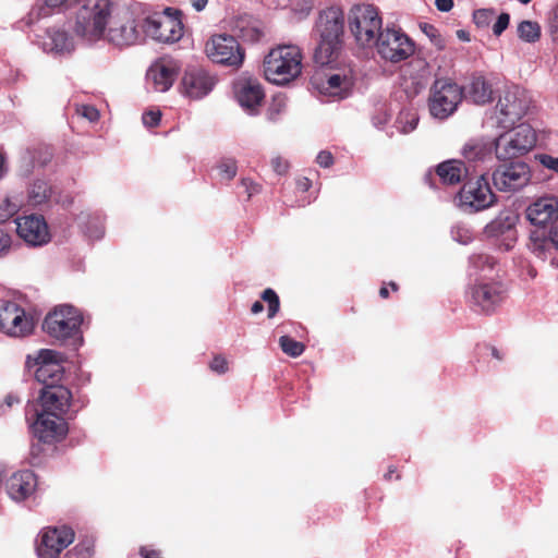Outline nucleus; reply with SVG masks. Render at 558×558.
Returning a JSON list of instances; mask_svg holds the SVG:
<instances>
[{
	"mask_svg": "<svg viewBox=\"0 0 558 558\" xmlns=\"http://www.w3.org/2000/svg\"><path fill=\"white\" fill-rule=\"evenodd\" d=\"M180 70L179 62L169 57L160 58L150 65L147 78L157 92H167L175 81Z\"/></svg>",
	"mask_w": 558,
	"mask_h": 558,
	"instance_id": "4be33fe9",
	"label": "nucleus"
},
{
	"mask_svg": "<svg viewBox=\"0 0 558 558\" xmlns=\"http://www.w3.org/2000/svg\"><path fill=\"white\" fill-rule=\"evenodd\" d=\"M373 47L383 60L391 63L402 62L415 51L414 41L401 27L393 24L384 27Z\"/></svg>",
	"mask_w": 558,
	"mask_h": 558,
	"instance_id": "423d86ee",
	"label": "nucleus"
},
{
	"mask_svg": "<svg viewBox=\"0 0 558 558\" xmlns=\"http://www.w3.org/2000/svg\"><path fill=\"white\" fill-rule=\"evenodd\" d=\"M343 25V12L337 7L327 8L319 14L317 26L320 40L314 53L316 63L325 65L337 58L341 47Z\"/></svg>",
	"mask_w": 558,
	"mask_h": 558,
	"instance_id": "f03ea898",
	"label": "nucleus"
},
{
	"mask_svg": "<svg viewBox=\"0 0 558 558\" xmlns=\"http://www.w3.org/2000/svg\"><path fill=\"white\" fill-rule=\"evenodd\" d=\"M468 173V169L460 160H447L437 167V174L445 184H457Z\"/></svg>",
	"mask_w": 558,
	"mask_h": 558,
	"instance_id": "c85d7f7f",
	"label": "nucleus"
},
{
	"mask_svg": "<svg viewBox=\"0 0 558 558\" xmlns=\"http://www.w3.org/2000/svg\"><path fill=\"white\" fill-rule=\"evenodd\" d=\"M535 143L534 130L527 124H520L494 141L496 157L499 160L517 158L530 151Z\"/></svg>",
	"mask_w": 558,
	"mask_h": 558,
	"instance_id": "1a4fd4ad",
	"label": "nucleus"
},
{
	"mask_svg": "<svg viewBox=\"0 0 558 558\" xmlns=\"http://www.w3.org/2000/svg\"><path fill=\"white\" fill-rule=\"evenodd\" d=\"M303 54L293 44L278 45L264 59V74L276 85H287L302 73Z\"/></svg>",
	"mask_w": 558,
	"mask_h": 558,
	"instance_id": "f257e3e1",
	"label": "nucleus"
},
{
	"mask_svg": "<svg viewBox=\"0 0 558 558\" xmlns=\"http://www.w3.org/2000/svg\"><path fill=\"white\" fill-rule=\"evenodd\" d=\"M418 123V116L413 110H402L400 111L397 120H396V128L399 132L403 134H408L412 131H414Z\"/></svg>",
	"mask_w": 558,
	"mask_h": 558,
	"instance_id": "72a5a7b5",
	"label": "nucleus"
},
{
	"mask_svg": "<svg viewBox=\"0 0 558 558\" xmlns=\"http://www.w3.org/2000/svg\"><path fill=\"white\" fill-rule=\"evenodd\" d=\"M71 398V391L66 387L62 385H50L44 387L38 401L28 407L43 412H52L64 416L70 408Z\"/></svg>",
	"mask_w": 558,
	"mask_h": 558,
	"instance_id": "6ab92c4d",
	"label": "nucleus"
},
{
	"mask_svg": "<svg viewBox=\"0 0 558 558\" xmlns=\"http://www.w3.org/2000/svg\"><path fill=\"white\" fill-rule=\"evenodd\" d=\"M457 36H458V38L460 40H463V41H469L470 40L469 33L463 31V29L457 31Z\"/></svg>",
	"mask_w": 558,
	"mask_h": 558,
	"instance_id": "e2e57ef3",
	"label": "nucleus"
},
{
	"mask_svg": "<svg viewBox=\"0 0 558 558\" xmlns=\"http://www.w3.org/2000/svg\"><path fill=\"white\" fill-rule=\"evenodd\" d=\"M348 26L357 46L372 48L384 29L379 10L367 3L353 5L348 14Z\"/></svg>",
	"mask_w": 558,
	"mask_h": 558,
	"instance_id": "20e7f679",
	"label": "nucleus"
},
{
	"mask_svg": "<svg viewBox=\"0 0 558 558\" xmlns=\"http://www.w3.org/2000/svg\"><path fill=\"white\" fill-rule=\"evenodd\" d=\"M506 288L499 281L476 280L468 292L469 302L484 313H492L506 298Z\"/></svg>",
	"mask_w": 558,
	"mask_h": 558,
	"instance_id": "f3484780",
	"label": "nucleus"
},
{
	"mask_svg": "<svg viewBox=\"0 0 558 558\" xmlns=\"http://www.w3.org/2000/svg\"><path fill=\"white\" fill-rule=\"evenodd\" d=\"M379 294L381 298H387L389 294L388 289L386 287H381L379 290Z\"/></svg>",
	"mask_w": 558,
	"mask_h": 558,
	"instance_id": "774afa93",
	"label": "nucleus"
},
{
	"mask_svg": "<svg viewBox=\"0 0 558 558\" xmlns=\"http://www.w3.org/2000/svg\"><path fill=\"white\" fill-rule=\"evenodd\" d=\"M215 83L214 76L198 68L189 69L182 78L184 93L193 99L206 96L213 89Z\"/></svg>",
	"mask_w": 558,
	"mask_h": 558,
	"instance_id": "b1692460",
	"label": "nucleus"
},
{
	"mask_svg": "<svg viewBox=\"0 0 558 558\" xmlns=\"http://www.w3.org/2000/svg\"><path fill=\"white\" fill-rule=\"evenodd\" d=\"M76 17L74 32L83 40L95 43L105 39L109 16L112 13L110 0H85Z\"/></svg>",
	"mask_w": 558,
	"mask_h": 558,
	"instance_id": "7ed1b4c3",
	"label": "nucleus"
},
{
	"mask_svg": "<svg viewBox=\"0 0 558 558\" xmlns=\"http://www.w3.org/2000/svg\"><path fill=\"white\" fill-rule=\"evenodd\" d=\"M274 106H277V107H278V108H277V112H279V111H280V109H281V107H283V106H284V99H283V98H281V97H277V98H275V104H274Z\"/></svg>",
	"mask_w": 558,
	"mask_h": 558,
	"instance_id": "69168bd1",
	"label": "nucleus"
},
{
	"mask_svg": "<svg viewBox=\"0 0 558 558\" xmlns=\"http://www.w3.org/2000/svg\"><path fill=\"white\" fill-rule=\"evenodd\" d=\"M451 236L461 244H469L473 240L472 230L463 223H457L451 228Z\"/></svg>",
	"mask_w": 558,
	"mask_h": 558,
	"instance_id": "4c0bfd02",
	"label": "nucleus"
},
{
	"mask_svg": "<svg viewBox=\"0 0 558 558\" xmlns=\"http://www.w3.org/2000/svg\"><path fill=\"white\" fill-rule=\"evenodd\" d=\"M20 206V203L5 198L3 204L0 205V220L5 221L11 218L19 211Z\"/></svg>",
	"mask_w": 558,
	"mask_h": 558,
	"instance_id": "79ce46f5",
	"label": "nucleus"
},
{
	"mask_svg": "<svg viewBox=\"0 0 558 558\" xmlns=\"http://www.w3.org/2000/svg\"><path fill=\"white\" fill-rule=\"evenodd\" d=\"M142 32L160 43H175L183 36L182 21L170 14H154L142 17Z\"/></svg>",
	"mask_w": 558,
	"mask_h": 558,
	"instance_id": "dca6fc26",
	"label": "nucleus"
},
{
	"mask_svg": "<svg viewBox=\"0 0 558 558\" xmlns=\"http://www.w3.org/2000/svg\"><path fill=\"white\" fill-rule=\"evenodd\" d=\"M241 185L247 192L248 197L258 192V185L253 183L250 179H243Z\"/></svg>",
	"mask_w": 558,
	"mask_h": 558,
	"instance_id": "5fc2aeb1",
	"label": "nucleus"
},
{
	"mask_svg": "<svg viewBox=\"0 0 558 558\" xmlns=\"http://www.w3.org/2000/svg\"><path fill=\"white\" fill-rule=\"evenodd\" d=\"M494 16L495 11L493 9H478L473 13L475 24L481 27L487 26Z\"/></svg>",
	"mask_w": 558,
	"mask_h": 558,
	"instance_id": "37998d69",
	"label": "nucleus"
},
{
	"mask_svg": "<svg viewBox=\"0 0 558 558\" xmlns=\"http://www.w3.org/2000/svg\"><path fill=\"white\" fill-rule=\"evenodd\" d=\"M279 344L281 350L292 357L300 356L305 350V347L302 342H299L289 336H281L279 339Z\"/></svg>",
	"mask_w": 558,
	"mask_h": 558,
	"instance_id": "f704fd0d",
	"label": "nucleus"
},
{
	"mask_svg": "<svg viewBox=\"0 0 558 558\" xmlns=\"http://www.w3.org/2000/svg\"><path fill=\"white\" fill-rule=\"evenodd\" d=\"M509 22L510 15L508 13H501L493 25L494 35L500 36L507 29Z\"/></svg>",
	"mask_w": 558,
	"mask_h": 558,
	"instance_id": "49530a36",
	"label": "nucleus"
},
{
	"mask_svg": "<svg viewBox=\"0 0 558 558\" xmlns=\"http://www.w3.org/2000/svg\"><path fill=\"white\" fill-rule=\"evenodd\" d=\"M470 264L473 268L485 271V270H493L494 266L496 264V260L494 257L487 255V254H474L470 257Z\"/></svg>",
	"mask_w": 558,
	"mask_h": 558,
	"instance_id": "c9c22d12",
	"label": "nucleus"
},
{
	"mask_svg": "<svg viewBox=\"0 0 558 558\" xmlns=\"http://www.w3.org/2000/svg\"><path fill=\"white\" fill-rule=\"evenodd\" d=\"M26 418L34 437L44 444L61 441L69 430L64 416L52 412H43L27 407Z\"/></svg>",
	"mask_w": 558,
	"mask_h": 558,
	"instance_id": "6e6552de",
	"label": "nucleus"
},
{
	"mask_svg": "<svg viewBox=\"0 0 558 558\" xmlns=\"http://www.w3.org/2000/svg\"><path fill=\"white\" fill-rule=\"evenodd\" d=\"M210 368L216 373L225 374L228 371V363L225 357L218 355L213 359Z\"/></svg>",
	"mask_w": 558,
	"mask_h": 558,
	"instance_id": "8fccbe9b",
	"label": "nucleus"
},
{
	"mask_svg": "<svg viewBox=\"0 0 558 558\" xmlns=\"http://www.w3.org/2000/svg\"><path fill=\"white\" fill-rule=\"evenodd\" d=\"M5 171H7L5 160H4V157L0 154V178L3 177Z\"/></svg>",
	"mask_w": 558,
	"mask_h": 558,
	"instance_id": "0e129e2a",
	"label": "nucleus"
},
{
	"mask_svg": "<svg viewBox=\"0 0 558 558\" xmlns=\"http://www.w3.org/2000/svg\"><path fill=\"white\" fill-rule=\"evenodd\" d=\"M73 541L74 532L68 526L46 527L38 535L36 554L38 558H58Z\"/></svg>",
	"mask_w": 558,
	"mask_h": 558,
	"instance_id": "a211bd4d",
	"label": "nucleus"
},
{
	"mask_svg": "<svg viewBox=\"0 0 558 558\" xmlns=\"http://www.w3.org/2000/svg\"><path fill=\"white\" fill-rule=\"evenodd\" d=\"M531 179L530 166L520 160L499 165L492 173L494 186L506 193H514L524 189Z\"/></svg>",
	"mask_w": 558,
	"mask_h": 558,
	"instance_id": "4468645a",
	"label": "nucleus"
},
{
	"mask_svg": "<svg viewBox=\"0 0 558 558\" xmlns=\"http://www.w3.org/2000/svg\"><path fill=\"white\" fill-rule=\"evenodd\" d=\"M161 114L159 111H148L143 114V123L147 128L157 126L160 122Z\"/></svg>",
	"mask_w": 558,
	"mask_h": 558,
	"instance_id": "de8ad7c7",
	"label": "nucleus"
},
{
	"mask_svg": "<svg viewBox=\"0 0 558 558\" xmlns=\"http://www.w3.org/2000/svg\"><path fill=\"white\" fill-rule=\"evenodd\" d=\"M11 243L10 234L0 229V256L9 251Z\"/></svg>",
	"mask_w": 558,
	"mask_h": 558,
	"instance_id": "864d4df0",
	"label": "nucleus"
},
{
	"mask_svg": "<svg viewBox=\"0 0 558 558\" xmlns=\"http://www.w3.org/2000/svg\"><path fill=\"white\" fill-rule=\"evenodd\" d=\"M529 98L523 88L507 86L499 97L492 122L500 129H511L525 114Z\"/></svg>",
	"mask_w": 558,
	"mask_h": 558,
	"instance_id": "0eeeda50",
	"label": "nucleus"
},
{
	"mask_svg": "<svg viewBox=\"0 0 558 558\" xmlns=\"http://www.w3.org/2000/svg\"><path fill=\"white\" fill-rule=\"evenodd\" d=\"M526 218L536 228L546 229L557 226L558 201L553 197H542L526 208Z\"/></svg>",
	"mask_w": 558,
	"mask_h": 558,
	"instance_id": "5701e85b",
	"label": "nucleus"
},
{
	"mask_svg": "<svg viewBox=\"0 0 558 558\" xmlns=\"http://www.w3.org/2000/svg\"><path fill=\"white\" fill-rule=\"evenodd\" d=\"M353 77L350 75L332 74L317 85L320 94L342 99L349 95L353 87Z\"/></svg>",
	"mask_w": 558,
	"mask_h": 558,
	"instance_id": "cd10ccee",
	"label": "nucleus"
},
{
	"mask_svg": "<svg viewBox=\"0 0 558 558\" xmlns=\"http://www.w3.org/2000/svg\"><path fill=\"white\" fill-rule=\"evenodd\" d=\"M80 0H43V5L39 8L38 16H47L50 14V10L60 7H70Z\"/></svg>",
	"mask_w": 558,
	"mask_h": 558,
	"instance_id": "ea45409f",
	"label": "nucleus"
},
{
	"mask_svg": "<svg viewBox=\"0 0 558 558\" xmlns=\"http://www.w3.org/2000/svg\"><path fill=\"white\" fill-rule=\"evenodd\" d=\"M36 486V475L29 470L12 474L5 483L8 495L15 501H22L28 498L35 492Z\"/></svg>",
	"mask_w": 558,
	"mask_h": 558,
	"instance_id": "393cba45",
	"label": "nucleus"
},
{
	"mask_svg": "<svg viewBox=\"0 0 558 558\" xmlns=\"http://www.w3.org/2000/svg\"><path fill=\"white\" fill-rule=\"evenodd\" d=\"M291 9L298 19H304L313 10V0H294Z\"/></svg>",
	"mask_w": 558,
	"mask_h": 558,
	"instance_id": "a19ab883",
	"label": "nucleus"
},
{
	"mask_svg": "<svg viewBox=\"0 0 558 558\" xmlns=\"http://www.w3.org/2000/svg\"><path fill=\"white\" fill-rule=\"evenodd\" d=\"M43 48L48 53L63 56L74 50V41L68 32L60 28H49L43 39Z\"/></svg>",
	"mask_w": 558,
	"mask_h": 558,
	"instance_id": "bb28decb",
	"label": "nucleus"
},
{
	"mask_svg": "<svg viewBox=\"0 0 558 558\" xmlns=\"http://www.w3.org/2000/svg\"><path fill=\"white\" fill-rule=\"evenodd\" d=\"M515 218L513 216H499L488 225V230L492 233H504L506 230L514 226Z\"/></svg>",
	"mask_w": 558,
	"mask_h": 558,
	"instance_id": "e433bc0d",
	"label": "nucleus"
},
{
	"mask_svg": "<svg viewBox=\"0 0 558 558\" xmlns=\"http://www.w3.org/2000/svg\"><path fill=\"white\" fill-rule=\"evenodd\" d=\"M317 163L323 168H329L333 163V157L330 151L322 150L316 158Z\"/></svg>",
	"mask_w": 558,
	"mask_h": 558,
	"instance_id": "603ef678",
	"label": "nucleus"
},
{
	"mask_svg": "<svg viewBox=\"0 0 558 558\" xmlns=\"http://www.w3.org/2000/svg\"><path fill=\"white\" fill-rule=\"evenodd\" d=\"M0 328L9 336L23 337L33 329V322L16 303L9 302L0 307Z\"/></svg>",
	"mask_w": 558,
	"mask_h": 558,
	"instance_id": "aec40b11",
	"label": "nucleus"
},
{
	"mask_svg": "<svg viewBox=\"0 0 558 558\" xmlns=\"http://www.w3.org/2000/svg\"><path fill=\"white\" fill-rule=\"evenodd\" d=\"M279 296L272 289H266L262 293V300L265 301L268 305L276 301Z\"/></svg>",
	"mask_w": 558,
	"mask_h": 558,
	"instance_id": "4d7b16f0",
	"label": "nucleus"
},
{
	"mask_svg": "<svg viewBox=\"0 0 558 558\" xmlns=\"http://www.w3.org/2000/svg\"><path fill=\"white\" fill-rule=\"evenodd\" d=\"M105 39L120 48L140 43L143 39L142 17L128 8L112 9Z\"/></svg>",
	"mask_w": 558,
	"mask_h": 558,
	"instance_id": "39448f33",
	"label": "nucleus"
},
{
	"mask_svg": "<svg viewBox=\"0 0 558 558\" xmlns=\"http://www.w3.org/2000/svg\"><path fill=\"white\" fill-rule=\"evenodd\" d=\"M25 366L44 387L58 385L63 377L61 355L53 350L41 349L34 355H27Z\"/></svg>",
	"mask_w": 558,
	"mask_h": 558,
	"instance_id": "9b49d317",
	"label": "nucleus"
},
{
	"mask_svg": "<svg viewBox=\"0 0 558 558\" xmlns=\"http://www.w3.org/2000/svg\"><path fill=\"white\" fill-rule=\"evenodd\" d=\"M191 3L192 7L199 12L205 9V7L208 3V0H191Z\"/></svg>",
	"mask_w": 558,
	"mask_h": 558,
	"instance_id": "052dcab7",
	"label": "nucleus"
},
{
	"mask_svg": "<svg viewBox=\"0 0 558 558\" xmlns=\"http://www.w3.org/2000/svg\"><path fill=\"white\" fill-rule=\"evenodd\" d=\"M271 167L278 174H284L289 169V163L281 157H275L271 159Z\"/></svg>",
	"mask_w": 558,
	"mask_h": 558,
	"instance_id": "3c124183",
	"label": "nucleus"
},
{
	"mask_svg": "<svg viewBox=\"0 0 558 558\" xmlns=\"http://www.w3.org/2000/svg\"><path fill=\"white\" fill-rule=\"evenodd\" d=\"M463 89L450 80H436L430 88L428 107L430 114L439 120L447 119L458 108Z\"/></svg>",
	"mask_w": 558,
	"mask_h": 558,
	"instance_id": "9d476101",
	"label": "nucleus"
},
{
	"mask_svg": "<svg viewBox=\"0 0 558 558\" xmlns=\"http://www.w3.org/2000/svg\"><path fill=\"white\" fill-rule=\"evenodd\" d=\"M51 187L44 180H36L29 187L28 201L31 205L38 206L49 199Z\"/></svg>",
	"mask_w": 558,
	"mask_h": 558,
	"instance_id": "2f4dec72",
	"label": "nucleus"
},
{
	"mask_svg": "<svg viewBox=\"0 0 558 558\" xmlns=\"http://www.w3.org/2000/svg\"><path fill=\"white\" fill-rule=\"evenodd\" d=\"M462 155L469 162H484L492 158V145L481 140H472L464 145Z\"/></svg>",
	"mask_w": 558,
	"mask_h": 558,
	"instance_id": "7c9ffc66",
	"label": "nucleus"
},
{
	"mask_svg": "<svg viewBox=\"0 0 558 558\" xmlns=\"http://www.w3.org/2000/svg\"><path fill=\"white\" fill-rule=\"evenodd\" d=\"M280 301L279 298L276 301H272L271 304L268 305V317L272 318L279 311Z\"/></svg>",
	"mask_w": 558,
	"mask_h": 558,
	"instance_id": "13d9d810",
	"label": "nucleus"
},
{
	"mask_svg": "<svg viewBox=\"0 0 558 558\" xmlns=\"http://www.w3.org/2000/svg\"><path fill=\"white\" fill-rule=\"evenodd\" d=\"M422 32L430 39L432 44L439 50L446 46L445 39L439 34L438 29L427 23L421 24Z\"/></svg>",
	"mask_w": 558,
	"mask_h": 558,
	"instance_id": "58836bf2",
	"label": "nucleus"
},
{
	"mask_svg": "<svg viewBox=\"0 0 558 558\" xmlns=\"http://www.w3.org/2000/svg\"><path fill=\"white\" fill-rule=\"evenodd\" d=\"M205 52L215 63L239 68L244 60V50L231 35H214L206 43Z\"/></svg>",
	"mask_w": 558,
	"mask_h": 558,
	"instance_id": "2eb2a0df",
	"label": "nucleus"
},
{
	"mask_svg": "<svg viewBox=\"0 0 558 558\" xmlns=\"http://www.w3.org/2000/svg\"><path fill=\"white\" fill-rule=\"evenodd\" d=\"M16 232L31 246H41L50 241L48 225L43 216L29 215L16 219Z\"/></svg>",
	"mask_w": 558,
	"mask_h": 558,
	"instance_id": "412c9836",
	"label": "nucleus"
},
{
	"mask_svg": "<svg viewBox=\"0 0 558 558\" xmlns=\"http://www.w3.org/2000/svg\"><path fill=\"white\" fill-rule=\"evenodd\" d=\"M236 99L242 108L254 113L264 99L262 85L255 80H240L234 85Z\"/></svg>",
	"mask_w": 558,
	"mask_h": 558,
	"instance_id": "a878e982",
	"label": "nucleus"
},
{
	"mask_svg": "<svg viewBox=\"0 0 558 558\" xmlns=\"http://www.w3.org/2000/svg\"><path fill=\"white\" fill-rule=\"evenodd\" d=\"M263 310H264V305H263V303H262V302H259V301L254 302V303H253V305H252V307H251V312H252L253 314H259V313H262V312H263Z\"/></svg>",
	"mask_w": 558,
	"mask_h": 558,
	"instance_id": "680f3d73",
	"label": "nucleus"
},
{
	"mask_svg": "<svg viewBox=\"0 0 558 558\" xmlns=\"http://www.w3.org/2000/svg\"><path fill=\"white\" fill-rule=\"evenodd\" d=\"M536 160L546 169L558 173V157L548 155V154H539L536 156Z\"/></svg>",
	"mask_w": 558,
	"mask_h": 558,
	"instance_id": "c03bdc74",
	"label": "nucleus"
},
{
	"mask_svg": "<svg viewBox=\"0 0 558 558\" xmlns=\"http://www.w3.org/2000/svg\"><path fill=\"white\" fill-rule=\"evenodd\" d=\"M465 90V97L477 105L490 101L493 95L490 85L482 76H474Z\"/></svg>",
	"mask_w": 558,
	"mask_h": 558,
	"instance_id": "c756f323",
	"label": "nucleus"
},
{
	"mask_svg": "<svg viewBox=\"0 0 558 558\" xmlns=\"http://www.w3.org/2000/svg\"><path fill=\"white\" fill-rule=\"evenodd\" d=\"M300 187L303 189L304 191H306L311 183H310V180L307 178H304L301 182H300Z\"/></svg>",
	"mask_w": 558,
	"mask_h": 558,
	"instance_id": "338daca9",
	"label": "nucleus"
},
{
	"mask_svg": "<svg viewBox=\"0 0 558 558\" xmlns=\"http://www.w3.org/2000/svg\"><path fill=\"white\" fill-rule=\"evenodd\" d=\"M77 112L90 122H95L99 118L98 110L93 106H82L80 109H77Z\"/></svg>",
	"mask_w": 558,
	"mask_h": 558,
	"instance_id": "09e8293b",
	"label": "nucleus"
},
{
	"mask_svg": "<svg viewBox=\"0 0 558 558\" xmlns=\"http://www.w3.org/2000/svg\"><path fill=\"white\" fill-rule=\"evenodd\" d=\"M141 555L144 558H161L159 551L154 550V549H147V548H142L141 549Z\"/></svg>",
	"mask_w": 558,
	"mask_h": 558,
	"instance_id": "bf43d9fd",
	"label": "nucleus"
},
{
	"mask_svg": "<svg viewBox=\"0 0 558 558\" xmlns=\"http://www.w3.org/2000/svg\"><path fill=\"white\" fill-rule=\"evenodd\" d=\"M517 33L523 41L534 44L539 40L542 31L537 22L522 21L518 25Z\"/></svg>",
	"mask_w": 558,
	"mask_h": 558,
	"instance_id": "473e14b6",
	"label": "nucleus"
},
{
	"mask_svg": "<svg viewBox=\"0 0 558 558\" xmlns=\"http://www.w3.org/2000/svg\"><path fill=\"white\" fill-rule=\"evenodd\" d=\"M83 317L78 310L61 305L49 313L44 320V329L57 340H66L78 333Z\"/></svg>",
	"mask_w": 558,
	"mask_h": 558,
	"instance_id": "f8f14e48",
	"label": "nucleus"
},
{
	"mask_svg": "<svg viewBox=\"0 0 558 558\" xmlns=\"http://www.w3.org/2000/svg\"><path fill=\"white\" fill-rule=\"evenodd\" d=\"M458 198L459 206L468 211H481L496 203V195L493 193L485 173L466 181Z\"/></svg>",
	"mask_w": 558,
	"mask_h": 558,
	"instance_id": "ddd939ff",
	"label": "nucleus"
},
{
	"mask_svg": "<svg viewBox=\"0 0 558 558\" xmlns=\"http://www.w3.org/2000/svg\"><path fill=\"white\" fill-rule=\"evenodd\" d=\"M436 8L441 12H448L453 7V0H435Z\"/></svg>",
	"mask_w": 558,
	"mask_h": 558,
	"instance_id": "6e6d98bb",
	"label": "nucleus"
},
{
	"mask_svg": "<svg viewBox=\"0 0 558 558\" xmlns=\"http://www.w3.org/2000/svg\"><path fill=\"white\" fill-rule=\"evenodd\" d=\"M219 174L222 179L231 180L236 174V166L232 160L223 161L218 166Z\"/></svg>",
	"mask_w": 558,
	"mask_h": 558,
	"instance_id": "a18cd8bd",
	"label": "nucleus"
}]
</instances>
